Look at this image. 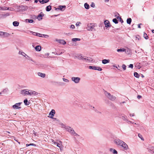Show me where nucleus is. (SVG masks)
Masks as SVG:
<instances>
[{"mask_svg": "<svg viewBox=\"0 0 154 154\" xmlns=\"http://www.w3.org/2000/svg\"><path fill=\"white\" fill-rule=\"evenodd\" d=\"M82 56L81 55H78L77 57V58H78L79 59V60H81L82 59Z\"/></svg>", "mask_w": 154, "mask_h": 154, "instance_id": "obj_51", "label": "nucleus"}, {"mask_svg": "<svg viewBox=\"0 0 154 154\" xmlns=\"http://www.w3.org/2000/svg\"><path fill=\"white\" fill-rule=\"evenodd\" d=\"M120 146H121L125 150H127L128 149V146L124 141L121 144V145H120Z\"/></svg>", "mask_w": 154, "mask_h": 154, "instance_id": "obj_6", "label": "nucleus"}, {"mask_svg": "<svg viewBox=\"0 0 154 154\" xmlns=\"http://www.w3.org/2000/svg\"><path fill=\"white\" fill-rule=\"evenodd\" d=\"M9 15L10 14L9 13L2 14L0 15V18H5Z\"/></svg>", "mask_w": 154, "mask_h": 154, "instance_id": "obj_12", "label": "nucleus"}, {"mask_svg": "<svg viewBox=\"0 0 154 154\" xmlns=\"http://www.w3.org/2000/svg\"><path fill=\"white\" fill-rule=\"evenodd\" d=\"M125 52L128 54H129L131 53V51L129 49H127V50L125 49Z\"/></svg>", "mask_w": 154, "mask_h": 154, "instance_id": "obj_25", "label": "nucleus"}, {"mask_svg": "<svg viewBox=\"0 0 154 154\" xmlns=\"http://www.w3.org/2000/svg\"><path fill=\"white\" fill-rule=\"evenodd\" d=\"M94 26L93 24L88 23L87 25V29L88 30L91 31H95L94 28Z\"/></svg>", "mask_w": 154, "mask_h": 154, "instance_id": "obj_2", "label": "nucleus"}, {"mask_svg": "<svg viewBox=\"0 0 154 154\" xmlns=\"http://www.w3.org/2000/svg\"><path fill=\"white\" fill-rule=\"evenodd\" d=\"M66 7V6L65 5L60 6V8H59V9L62 11H63L65 9Z\"/></svg>", "mask_w": 154, "mask_h": 154, "instance_id": "obj_23", "label": "nucleus"}, {"mask_svg": "<svg viewBox=\"0 0 154 154\" xmlns=\"http://www.w3.org/2000/svg\"><path fill=\"white\" fill-rule=\"evenodd\" d=\"M110 60H109L104 59L102 60V63L103 64H106L109 63Z\"/></svg>", "mask_w": 154, "mask_h": 154, "instance_id": "obj_21", "label": "nucleus"}, {"mask_svg": "<svg viewBox=\"0 0 154 154\" xmlns=\"http://www.w3.org/2000/svg\"><path fill=\"white\" fill-rule=\"evenodd\" d=\"M84 7L85 9H89L90 8L89 5L87 4V3H86L84 4Z\"/></svg>", "mask_w": 154, "mask_h": 154, "instance_id": "obj_30", "label": "nucleus"}, {"mask_svg": "<svg viewBox=\"0 0 154 154\" xmlns=\"http://www.w3.org/2000/svg\"><path fill=\"white\" fill-rule=\"evenodd\" d=\"M21 54V55H23V56L24 57H26V56L27 55L24 52H22V53Z\"/></svg>", "mask_w": 154, "mask_h": 154, "instance_id": "obj_47", "label": "nucleus"}, {"mask_svg": "<svg viewBox=\"0 0 154 154\" xmlns=\"http://www.w3.org/2000/svg\"><path fill=\"white\" fill-rule=\"evenodd\" d=\"M22 103H16L12 106L13 108L15 109H20L21 107L20 106Z\"/></svg>", "mask_w": 154, "mask_h": 154, "instance_id": "obj_5", "label": "nucleus"}, {"mask_svg": "<svg viewBox=\"0 0 154 154\" xmlns=\"http://www.w3.org/2000/svg\"><path fill=\"white\" fill-rule=\"evenodd\" d=\"M129 67L130 68H131L132 69L133 67V64H130V65H129Z\"/></svg>", "mask_w": 154, "mask_h": 154, "instance_id": "obj_56", "label": "nucleus"}, {"mask_svg": "<svg viewBox=\"0 0 154 154\" xmlns=\"http://www.w3.org/2000/svg\"><path fill=\"white\" fill-rule=\"evenodd\" d=\"M38 94V93L36 92L33 91H31L30 92H29V95L30 96L33 95H36Z\"/></svg>", "mask_w": 154, "mask_h": 154, "instance_id": "obj_14", "label": "nucleus"}, {"mask_svg": "<svg viewBox=\"0 0 154 154\" xmlns=\"http://www.w3.org/2000/svg\"><path fill=\"white\" fill-rule=\"evenodd\" d=\"M148 149L149 150L148 151L149 152H154V146H150L149 147Z\"/></svg>", "mask_w": 154, "mask_h": 154, "instance_id": "obj_20", "label": "nucleus"}, {"mask_svg": "<svg viewBox=\"0 0 154 154\" xmlns=\"http://www.w3.org/2000/svg\"><path fill=\"white\" fill-rule=\"evenodd\" d=\"M72 134L74 136H79V135H78L74 131L72 133Z\"/></svg>", "mask_w": 154, "mask_h": 154, "instance_id": "obj_41", "label": "nucleus"}, {"mask_svg": "<svg viewBox=\"0 0 154 154\" xmlns=\"http://www.w3.org/2000/svg\"><path fill=\"white\" fill-rule=\"evenodd\" d=\"M26 7L23 5H21L19 7V10L21 11H23L26 10Z\"/></svg>", "mask_w": 154, "mask_h": 154, "instance_id": "obj_10", "label": "nucleus"}, {"mask_svg": "<svg viewBox=\"0 0 154 154\" xmlns=\"http://www.w3.org/2000/svg\"><path fill=\"white\" fill-rule=\"evenodd\" d=\"M95 6V4L93 2H92L91 3V7H93V8Z\"/></svg>", "mask_w": 154, "mask_h": 154, "instance_id": "obj_52", "label": "nucleus"}, {"mask_svg": "<svg viewBox=\"0 0 154 154\" xmlns=\"http://www.w3.org/2000/svg\"><path fill=\"white\" fill-rule=\"evenodd\" d=\"M26 59H28L29 60H31V59H32V58L30 57H29L27 55L26 56Z\"/></svg>", "mask_w": 154, "mask_h": 154, "instance_id": "obj_49", "label": "nucleus"}, {"mask_svg": "<svg viewBox=\"0 0 154 154\" xmlns=\"http://www.w3.org/2000/svg\"><path fill=\"white\" fill-rule=\"evenodd\" d=\"M52 142L54 143V144L55 145H56L57 143V142H56L54 140H53L52 141Z\"/></svg>", "mask_w": 154, "mask_h": 154, "instance_id": "obj_63", "label": "nucleus"}, {"mask_svg": "<svg viewBox=\"0 0 154 154\" xmlns=\"http://www.w3.org/2000/svg\"><path fill=\"white\" fill-rule=\"evenodd\" d=\"M72 41L73 42H75L76 41H79L80 40V39L79 38H73L72 40Z\"/></svg>", "mask_w": 154, "mask_h": 154, "instance_id": "obj_35", "label": "nucleus"}, {"mask_svg": "<svg viewBox=\"0 0 154 154\" xmlns=\"http://www.w3.org/2000/svg\"><path fill=\"white\" fill-rule=\"evenodd\" d=\"M66 130L69 132L71 134H72L74 130L70 127L68 126H66L65 128Z\"/></svg>", "mask_w": 154, "mask_h": 154, "instance_id": "obj_8", "label": "nucleus"}, {"mask_svg": "<svg viewBox=\"0 0 154 154\" xmlns=\"http://www.w3.org/2000/svg\"><path fill=\"white\" fill-rule=\"evenodd\" d=\"M29 91L24 89L22 90L21 91V94L24 95H29Z\"/></svg>", "mask_w": 154, "mask_h": 154, "instance_id": "obj_11", "label": "nucleus"}, {"mask_svg": "<svg viewBox=\"0 0 154 154\" xmlns=\"http://www.w3.org/2000/svg\"><path fill=\"white\" fill-rule=\"evenodd\" d=\"M3 35L4 37H9L10 35V34L8 32H4Z\"/></svg>", "mask_w": 154, "mask_h": 154, "instance_id": "obj_26", "label": "nucleus"}, {"mask_svg": "<svg viewBox=\"0 0 154 154\" xmlns=\"http://www.w3.org/2000/svg\"><path fill=\"white\" fill-rule=\"evenodd\" d=\"M122 68L124 70L126 69V66L125 65L123 64L122 65Z\"/></svg>", "mask_w": 154, "mask_h": 154, "instance_id": "obj_46", "label": "nucleus"}, {"mask_svg": "<svg viewBox=\"0 0 154 154\" xmlns=\"http://www.w3.org/2000/svg\"><path fill=\"white\" fill-rule=\"evenodd\" d=\"M26 22L31 23L33 22V20L32 19H26Z\"/></svg>", "mask_w": 154, "mask_h": 154, "instance_id": "obj_32", "label": "nucleus"}, {"mask_svg": "<svg viewBox=\"0 0 154 154\" xmlns=\"http://www.w3.org/2000/svg\"><path fill=\"white\" fill-rule=\"evenodd\" d=\"M142 24L141 23L139 24L138 25V27L139 28H141V26H140V25H142Z\"/></svg>", "mask_w": 154, "mask_h": 154, "instance_id": "obj_62", "label": "nucleus"}, {"mask_svg": "<svg viewBox=\"0 0 154 154\" xmlns=\"http://www.w3.org/2000/svg\"><path fill=\"white\" fill-rule=\"evenodd\" d=\"M42 35H43V37H44L45 38L49 37V36L47 35L43 34Z\"/></svg>", "mask_w": 154, "mask_h": 154, "instance_id": "obj_54", "label": "nucleus"}, {"mask_svg": "<svg viewBox=\"0 0 154 154\" xmlns=\"http://www.w3.org/2000/svg\"><path fill=\"white\" fill-rule=\"evenodd\" d=\"M102 70V69L100 67H98L97 66V68L96 70L99 71H101Z\"/></svg>", "mask_w": 154, "mask_h": 154, "instance_id": "obj_48", "label": "nucleus"}, {"mask_svg": "<svg viewBox=\"0 0 154 154\" xmlns=\"http://www.w3.org/2000/svg\"><path fill=\"white\" fill-rule=\"evenodd\" d=\"M49 2V0H42V4L46 3Z\"/></svg>", "mask_w": 154, "mask_h": 154, "instance_id": "obj_43", "label": "nucleus"}, {"mask_svg": "<svg viewBox=\"0 0 154 154\" xmlns=\"http://www.w3.org/2000/svg\"><path fill=\"white\" fill-rule=\"evenodd\" d=\"M138 136L142 140H144V138L142 136V135L141 134H138Z\"/></svg>", "mask_w": 154, "mask_h": 154, "instance_id": "obj_39", "label": "nucleus"}, {"mask_svg": "<svg viewBox=\"0 0 154 154\" xmlns=\"http://www.w3.org/2000/svg\"><path fill=\"white\" fill-rule=\"evenodd\" d=\"M4 32H0V35L2 36L3 35Z\"/></svg>", "mask_w": 154, "mask_h": 154, "instance_id": "obj_59", "label": "nucleus"}, {"mask_svg": "<svg viewBox=\"0 0 154 154\" xmlns=\"http://www.w3.org/2000/svg\"><path fill=\"white\" fill-rule=\"evenodd\" d=\"M104 23L106 27L108 28L109 26V21L107 20H105Z\"/></svg>", "mask_w": 154, "mask_h": 154, "instance_id": "obj_16", "label": "nucleus"}, {"mask_svg": "<svg viewBox=\"0 0 154 154\" xmlns=\"http://www.w3.org/2000/svg\"><path fill=\"white\" fill-rule=\"evenodd\" d=\"M31 61H32L34 64H36V62L35 61L33 60L32 59H31Z\"/></svg>", "mask_w": 154, "mask_h": 154, "instance_id": "obj_57", "label": "nucleus"}, {"mask_svg": "<svg viewBox=\"0 0 154 154\" xmlns=\"http://www.w3.org/2000/svg\"><path fill=\"white\" fill-rule=\"evenodd\" d=\"M24 104L26 106L28 105L29 104V103L28 102V100L26 99L24 100Z\"/></svg>", "mask_w": 154, "mask_h": 154, "instance_id": "obj_34", "label": "nucleus"}, {"mask_svg": "<svg viewBox=\"0 0 154 154\" xmlns=\"http://www.w3.org/2000/svg\"><path fill=\"white\" fill-rule=\"evenodd\" d=\"M34 33V34H35V36H38L39 37H43L42 35L43 34H41L38 33V32H35Z\"/></svg>", "mask_w": 154, "mask_h": 154, "instance_id": "obj_29", "label": "nucleus"}, {"mask_svg": "<svg viewBox=\"0 0 154 154\" xmlns=\"http://www.w3.org/2000/svg\"><path fill=\"white\" fill-rule=\"evenodd\" d=\"M112 21L115 23V24H117L118 23V20L116 18H114L112 20Z\"/></svg>", "mask_w": 154, "mask_h": 154, "instance_id": "obj_40", "label": "nucleus"}, {"mask_svg": "<svg viewBox=\"0 0 154 154\" xmlns=\"http://www.w3.org/2000/svg\"><path fill=\"white\" fill-rule=\"evenodd\" d=\"M132 20L131 18H128L127 20V23L128 24H130Z\"/></svg>", "mask_w": 154, "mask_h": 154, "instance_id": "obj_33", "label": "nucleus"}, {"mask_svg": "<svg viewBox=\"0 0 154 154\" xmlns=\"http://www.w3.org/2000/svg\"><path fill=\"white\" fill-rule=\"evenodd\" d=\"M123 141L119 139H115L114 140V142L118 145L120 146L122 143Z\"/></svg>", "mask_w": 154, "mask_h": 154, "instance_id": "obj_7", "label": "nucleus"}, {"mask_svg": "<svg viewBox=\"0 0 154 154\" xmlns=\"http://www.w3.org/2000/svg\"><path fill=\"white\" fill-rule=\"evenodd\" d=\"M30 146H35L36 145L35 144L31 143L29 144Z\"/></svg>", "mask_w": 154, "mask_h": 154, "instance_id": "obj_58", "label": "nucleus"}, {"mask_svg": "<svg viewBox=\"0 0 154 154\" xmlns=\"http://www.w3.org/2000/svg\"><path fill=\"white\" fill-rule=\"evenodd\" d=\"M134 75L136 77L138 78H139V77L140 76L139 74L137 72H134Z\"/></svg>", "mask_w": 154, "mask_h": 154, "instance_id": "obj_37", "label": "nucleus"}, {"mask_svg": "<svg viewBox=\"0 0 154 154\" xmlns=\"http://www.w3.org/2000/svg\"><path fill=\"white\" fill-rule=\"evenodd\" d=\"M97 68V66H89V68L90 69H94L95 70H96Z\"/></svg>", "mask_w": 154, "mask_h": 154, "instance_id": "obj_27", "label": "nucleus"}, {"mask_svg": "<svg viewBox=\"0 0 154 154\" xmlns=\"http://www.w3.org/2000/svg\"><path fill=\"white\" fill-rule=\"evenodd\" d=\"M8 89L7 88H5L4 89L3 91H2V92H3V94H4V93H6L7 91H8Z\"/></svg>", "mask_w": 154, "mask_h": 154, "instance_id": "obj_44", "label": "nucleus"}, {"mask_svg": "<svg viewBox=\"0 0 154 154\" xmlns=\"http://www.w3.org/2000/svg\"><path fill=\"white\" fill-rule=\"evenodd\" d=\"M121 118L125 121L128 122V119L127 117L125 115H123L121 116Z\"/></svg>", "mask_w": 154, "mask_h": 154, "instance_id": "obj_17", "label": "nucleus"}, {"mask_svg": "<svg viewBox=\"0 0 154 154\" xmlns=\"http://www.w3.org/2000/svg\"><path fill=\"white\" fill-rule=\"evenodd\" d=\"M80 23V22H78L76 23V25L77 26H79V24Z\"/></svg>", "mask_w": 154, "mask_h": 154, "instance_id": "obj_64", "label": "nucleus"}, {"mask_svg": "<svg viewBox=\"0 0 154 154\" xmlns=\"http://www.w3.org/2000/svg\"><path fill=\"white\" fill-rule=\"evenodd\" d=\"M51 9V6L50 5L47 6L46 7V10L47 11H50Z\"/></svg>", "mask_w": 154, "mask_h": 154, "instance_id": "obj_24", "label": "nucleus"}, {"mask_svg": "<svg viewBox=\"0 0 154 154\" xmlns=\"http://www.w3.org/2000/svg\"><path fill=\"white\" fill-rule=\"evenodd\" d=\"M125 49L123 48L117 49L118 52H125Z\"/></svg>", "mask_w": 154, "mask_h": 154, "instance_id": "obj_31", "label": "nucleus"}, {"mask_svg": "<svg viewBox=\"0 0 154 154\" xmlns=\"http://www.w3.org/2000/svg\"><path fill=\"white\" fill-rule=\"evenodd\" d=\"M13 24L14 26H18L19 23L17 21H14L13 23Z\"/></svg>", "mask_w": 154, "mask_h": 154, "instance_id": "obj_28", "label": "nucleus"}, {"mask_svg": "<svg viewBox=\"0 0 154 154\" xmlns=\"http://www.w3.org/2000/svg\"><path fill=\"white\" fill-rule=\"evenodd\" d=\"M71 80L75 84L79 83L81 80L80 78L79 77H72L71 78Z\"/></svg>", "mask_w": 154, "mask_h": 154, "instance_id": "obj_3", "label": "nucleus"}, {"mask_svg": "<svg viewBox=\"0 0 154 154\" xmlns=\"http://www.w3.org/2000/svg\"><path fill=\"white\" fill-rule=\"evenodd\" d=\"M56 145L57 147L60 148L61 150V148H63L62 147V142L61 141H59V143L57 142Z\"/></svg>", "mask_w": 154, "mask_h": 154, "instance_id": "obj_18", "label": "nucleus"}, {"mask_svg": "<svg viewBox=\"0 0 154 154\" xmlns=\"http://www.w3.org/2000/svg\"><path fill=\"white\" fill-rule=\"evenodd\" d=\"M143 36L146 39H148L149 38L148 36L146 33H144Z\"/></svg>", "mask_w": 154, "mask_h": 154, "instance_id": "obj_38", "label": "nucleus"}, {"mask_svg": "<svg viewBox=\"0 0 154 154\" xmlns=\"http://www.w3.org/2000/svg\"><path fill=\"white\" fill-rule=\"evenodd\" d=\"M63 80L64 82H69V80L66 79H65V78H63Z\"/></svg>", "mask_w": 154, "mask_h": 154, "instance_id": "obj_50", "label": "nucleus"}, {"mask_svg": "<svg viewBox=\"0 0 154 154\" xmlns=\"http://www.w3.org/2000/svg\"><path fill=\"white\" fill-rule=\"evenodd\" d=\"M55 113V110L54 109H52L49 113V115H51V116H49L51 118H53Z\"/></svg>", "mask_w": 154, "mask_h": 154, "instance_id": "obj_13", "label": "nucleus"}, {"mask_svg": "<svg viewBox=\"0 0 154 154\" xmlns=\"http://www.w3.org/2000/svg\"><path fill=\"white\" fill-rule=\"evenodd\" d=\"M113 154H117V152L115 149H114L113 151Z\"/></svg>", "mask_w": 154, "mask_h": 154, "instance_id": "obj_53", "label": "nucleus"}, {"mask_svg": "<svg viewBox=\"0 0 154 154\" xmlns=\"http://www.w3.org/2000/svg\"><path fill=\"white\" fill-rule=\"evenodd\" d=\"M130 116H134V113H133L131 114V113H130L129 114Z\"/></svg>", "mask_w": 154, "mask_h": 154, "instance_id": "obj_61", "label": "nucleus"}, {"mask_svg": "<svg viewBox=\"0 0 154 154\" xmlns=\"http://www.w3.org/2000/svg\"><path fill=\"white\" fill-rule=\"evenodd\" d=\"M35 49L37 51H40L41 49V47L40 46L38 45L35 47Z\"/></svg>", "mask_w": 154, "mask_h": 154, "instance_id": "obj_22", "label": "nucleus"}, {"mask_svg": "<svg viewBox=\"0 0 154 154\" xmlns=\"http://www.w3.org/2000/svg\"><path fill=\"white\" fill-rule=\"evenodd\" d=\"M44 15L42 12H41L40 14H39L37 17V19L38 20H40L42 19V17L44 16Z\"/></svg>", "mask_w": 154, "mask_h": 154, "instance_id": "obj_15", "label": "nucleus"}, {"mask_svg": "<svg viewBox=\"0 0 154 154\" xmlns=\"http://www.w3.org/2000/svg\"><path fill=\"white\" fill-rule=\"evenodd\" d=\"M70 27L71 28H72V29H74L75 28V26L74 25L72 24V25H71Z\"/></svg>", "mask_w": 154, "mask_h": 154, "instance_id": "obj_55", "label": "nucleus"}, {"mask_svg": "<svg viewBox=\"0 0 154 154\" xmlns=\"http://www.w3.org/2000/svg\"><path fill=\"white\" fill-rule=\"evenodd\" d=\"M7 7H5L4 8L0 6V10H5L7 9Z\"/></svg>", "mask_w": 154, "mask_h": 154, "instance_id": "obj_42", "label": "nucleus"}, {"mask_svg": "<svg viewBox=\"0 0 154 154\" xmlns=\"http://www.w3.org/2000/svg\"><path fill=\"white\" fill-rule=\"evenodd\" d=\"M142 97L140 95H138L137 96V98L138 99H140Z\"/></svg>", "mask_w": 154, "mask_h": 154, "instance_id": "obj_60", "label": "nucleus"}, {"mask_svg": "<svg viewBox=\"0 0 154 154\" xmlns=\"http://www.w3.org/2000/svg\"><path fill=\"white\" fill-rule=\"evenodd\" d=\"M104 94L110 100L114 101L116 99V97L112 95L109 93L105 91Z\"/></svg>", "mask_w": 154, "mask_h": 154, "instance_id": "obj_1", "label": "nucleus"}, {"mask_svg": "<svg viewBox=\"0 0 154 154\" xmlns=\"http://www.w3.org/2000/svg\"><path fill=\"white\" fill-rule=\"evenodd\" d=\"M81 60L84 61L85 63H88L92 61V59L91 57H87L86 58L83 56H82Z\"/></svg>", "mask_w": 154, "mask_h": 154, "instance_id": "obj_4", "label": "nucleus"}, {"mask_svg": "<svg viewBox=\"0 0 154 154\" xmlns=\"http://www.w3.org/2000/svg\"><path fill=\"white\" fill-rule=\"evenodd\" d=\"M55 41H56L58 42L60 44H63V45H65L66 43V42L63 39H56Z\"/></svg>", "mask_w": 154, "mask_h": 154, "instance_id": "obj_9", "label": "nucleus"}, {"mask_svg": "<svg viewBox=\"0 0 154 154\" xmlns=\"http://www.w3.org/2000/svg\"><path fill=\"white\" fill-rule=\"evenodd\" d=\"M59 124L61 126L62 128H65L66 126L62 122H60Z\"/></svg>", "mask_w": 154, "mask_h": 154, "instance_id": "obj_36", "label": "nucleus"}, {"mask_svg": "<svg viewBox=\"0 0 154 154\" xmlns=\"http://www.w3.org/2000/svg\"><path fill=\"white\" fill-rule=\"evenodd\" d=\"M38 75L42 78H45V77L46 75L45 73H42L41 72H38Z\"/></svg>", "mask_w": 154, "mask_h": 154, "instance_id": "obj_19", "label": "nucleus"}, {"mask_svg": "<svg viewBox=\"0 0 154 154\" xmlns=\"http://www.w3.org/2000/svg\"><path fill=\"white\" fill-rule=\"evenodd\" d=\"M127 122L128 124L132 123V124H136V125L137 124L136 123H135L134 122H132L131 121H128H128Z\"/></svg>", "mask_w": 154, "mask_h": 154, "instance_id": "obj_45", "label": "nucleus"}]
</instances>
